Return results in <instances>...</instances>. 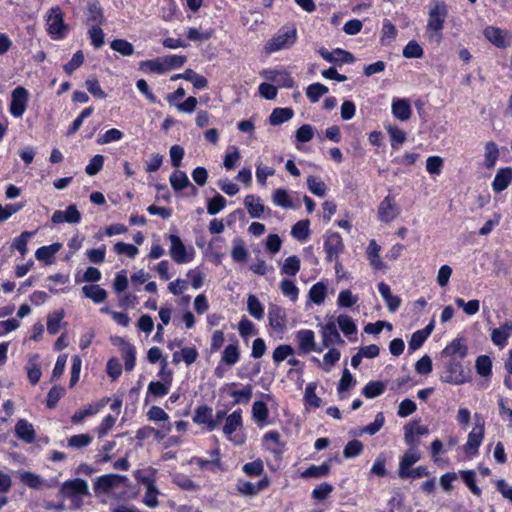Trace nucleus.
<instances>
[{"label": "nucleus", "instance_id": "nucleus-1", "mask_svg": "<svg viewBox=\"0 0 512 512\" xmlns=\"http://www.w3.org/2000/svg\"><path fill=\"white\" fill-rule=\"evenodd\" d=\"M448 8L444 2H437L429 8L426 36L430 42L440 43Z\"/></svg>", "mask_w": 512, "mask_h": 512}, {"label": "nucleus", "instance_id": "nucleus-2", "mask_svg": "<svg viewBox=\"0 0 512 512\" xmlns=\"http://www.w3.org/2000/svg\"><path fill=\"white\" fill-rule=\"evenodd\" d=\"M156 473L154 468H146L134 472L135 479L145 485V494L142 502L149 508H156L159 505V490L156 486Z\"/></svg>", "mask_w": 512, "mask_h": 512}, {"label": "nucleus", "instance_id": "nucleus-3", "mask_svg": "<svg viewBox=\"0 0 512 512\" xmlns=\"http://www.w3.org/2000/svg\"><path fill=\"white\" fill-rule=\"evenodd\" d=\"M296 38L295 29H281L265 44L264 49L267 53H273L290 48L295 43Z\"/></svg>", "mask_w": 512, "mask_h": 512}, {"label": "nucleus", "instance_id": "nucleus-4", "mask_svg": "<svg viewBox=\"0 0 512 512\" xmlns=\"http://www.w3.org/2000/svg\"><path fill=\"white\" fill-rule=\"evenodd\" d=\"M168 239L171 242L169 254L177 264L188 263L193 259V249L187 250L181 238L175 234H169Z\"/></svg>", "mask_w": 512, "mask_h": 512}, {"label": "nucleus", "instance_id": "nucleus-5", "mask_svg": "<svg viewBox=\"0 0 512 512\" xmlns=\"http://www.w3.org/2000/svg\"><path fill=\"white\" fill-rule=\"evenodd\" d=\"M47 31L55 39L63 38L67 32V26L63 21V13L59 7L49 10L47 16Z\"/></svg>", "mask_w": 512, "mask_h": 512}, {"label": "nucleus", "instance_id": "nucleus-6", "mask_svg": "<svg viewBox=\"0 0 512 512\" xmlns=\"http://www.w3.org/2000/svg\"><path fill=\"white\" fill-rule=\"evenodd\" d=\"M483 35L497 48L504 49L512 45V33L508 30L495 26H487L483 30Z\"/></svg>", "mask_w": 512, "mask_h": 512}, {"label": "nucleus", "instance_id": "nucleus-7", "mask_svg": "<svg viewBox=\"0 0 512 512\" xmlns=\"http://www.w3.org/2000/svg\"><path fill=\"white\" fill-rule=\"evenodd\" d=\"M28 91L24 87H16L12 91L10 112L14 117L20 118L26 111L28 102Z\"/></svg>", "mask_w": 512, "mask_h": 512}, {"label": "nucleus", "instance_id": "nucleus-8", "mask_svg": "<svg viewBox=\"0 0 512 512\" xmlns=\"http://www.w3.org/2000/svg\"><path fill=\"white\" fill-rule=\"evenodd\" d=\"M400 214V209L397 206L395 199L387 195L378 206V218L380 221L389 223L396 219Z\"/></svg>", "mask_w": 512, "mask_h": 512}, {"label": "nucleus", "instance_id": "nucleus-9", "mask_svg": "<svg viewBox=\"0 0 512 512\" xmlns=\"http://www.w3.org/2000/svg\"><path fill=\"white\" fill-rule=\"evenodd\" d=\"M484 432V422L478 421L469 433L467 442L464 445V451L467 454L475 455L478 452V448L484 438Z\"/></svg>", "mask_w": 512, "mask_h": 512}, {"label": "nucleus", "instance_id": "nucleus-10", "mask_svg": "<svg viewBox=\"0 0 512 512\" xmlns=\"http://www.w3.org/2000/svg\"><path fill=\"white\" fill-rule=\"evenodd\" d=\"M60 493L63 497L67 498L85 496L88 494L87 482L79 478L66 481L62 484Z\"/></svg>", "mask_w": 512, "mask_h": 512}, {"label": "nucleus", "instance_id": "nucleus-11", "mask_svg": "<svg viewBox=\"0 0 512 512\" xmlns=\"http://www.w3.org/2000/svg\"><path fill=\"white\" fill-rule=\"evenodd\" d=\"M429 429L421 425L419 420H413L404 426V441L406 444L419 445L418 437L427 435Z\"/></svg>", "mask_w": 512, "mask_h": 512}, {"label": "nucleus", "instance_id": "nucleus-12", "mask_svg": "<svg viewBox=\"0 0 512 512\" xmlns=\"http://www.w3.org/2000/svg\"><path fill=\"white\" fill-rule=\"evenodd\" d=\"M409 449L403 454L399 463L398 475L405 473L411 468L416 462L421 459V452L418 448L419 445L408 444Z\"/></svg>", "mask_w": 512, "mask_h": 512}, {"label": "nucleus", "instance_id": "nucleus-13", "mask_svg": "<svg viewBox=\"0 0 512 512\" xmlns=\"http://www.w3.org/2000/svg\"><path fill=\"white\" fill-rule=\"evenodd\" d=\"M319 54L323 59L331 63H352L354 62V56L343 49L337 48L333 52H329L325 48L319 50Z\"/></svg>", "mask_w": 512, "mask_h": 512}, {"label": "nucleus", "instance_id": "nucleus-14", "mask_svg": "<svg viewBox=\"0 0 512 512\" xmlns=\"http://www.w3.org/2000/svg\"><path fill=\"white\" fill-rule=\"evenodd\" d=\"M127 480L126 476L118 475V474H107L98 478L96 482V490H100L102 492H108L120 485L124 484Z\"/></svg>", "mask_w": 512, "mask_h": 512}, {"label": "nucleus", "instance_id": "nucleus-15", "mask_svg": "<svg viewBox=\"0 0 512 512\" xmlns=\"http://www.w3.org/2000/svg\"><path fill=\"white\" fill-rule=\"evenodd\" d=\"M193 421L197 424H206L208 431H213L218 427V422L213 421L212 408L208 406H199L194 413Z\"/></svg>", "mask_w": 512, "mask_h": 512}, {"label": "nucleus", "instance_id": "nucleus-16", "mask_svg": "<svg viewBox=\"0 0 512 512\" xmlns=\"http://www.w3.org/2000/svg\"><path fill=\"white\" fill-rule=\"evenodd\" d=\"M324 249L326 252L327 260L332 262L343 250V242L341 236L338 233H333L328 236L325 241Z\"/></svg>", "mask_w": 512, "mask_h": 512}, {"label": "nucleus", "instance_id": "nucleus-17", "mask_svg": "<svg viewBox=\"0 0 512 512\" xmlns=\"http://www.w3.org/2000/svg\"><path fill=\"white\" fill-rule=\"evenodd\" d=\"M269 481L267 478H264L260 480L257 483H251L249 481L245 480H238L236 485V490L245 496H255L257 495L261 490L268 487Z\"/></svg>", "mask_w": 512, "mask_h": 512}, {"label": "nucleus", "instance_id": "nucleus-18", "mask_svg": "<svg viewBox=\"0 0 512 512\" xmlns=\"http://www.w3.org/2000/svg\"><path fill=\"white\" fill-rule=\"evenodd\" d=\"M393 116L400 121H407L412 115V108L408 99L396 98L392 101Z\"/></svg>", "mask_w": 512, "mask_h": 512}, {"label": "nucleus", "instance_id": "nucleus-19", "mask_svg": "<svg viewBox=\"0 0 512 512\" xmlns=\"http://www.w3.org/2000/svg\"><path fill=\"white\" fill-rule=\"evenodd\" d=\"M296 339L299 349L303 353H309L314 350L319 352L322 351V349H316L315 336L312 330L305 329L298 331L296 334Z\"/></svg>", "mask_w": 512, "mask_h": 512}, {"label": "nucleus", "instance_id": "nucleus-20", "mask_svg": "<svg viewBox=\"0 0 512 512\" xmlns=\"http://www.w3.org/2000/svg\"><path fill=\"white\" fill-rule=\"evenodd\" d=\"M322 343L324 347L342 344L343 340L334 322L327 323L322 329Z\"/></svg>", "mask_w": 512, "mask_h": 512}, {"label": "nucleus", "instance_id": "nucleus-21", "mask_svg": "<svg viewBox=\"0 0 512 512\" xmlns=\"http://www.w3.org/2000/svg\"><path fill=\"white\" fill-rule=\"evenodd\" d=\"M381 247L375 240H370L366 255L370 265L376 270H384L386 268L385 263L380 258Z\"/></svg>", "mask_w": 512, "mask_h": 512}, {"label": "nucleus", "instance_id": "nucleus-22", "mask_svg": "<svg viewBox=\"0 0 512 512\" xmlns=\"http://www.w3.org/2000/svg\"><path fill=\"white\" fill-rule=\"evenodd\" d=\"M442 382L459 385L465 382L462 368L456 363H450L447 371L441 376Z\"/></svg>", "mask_w": 512, "mask_h": 512}, {"label": "nucleus", "instance_id": "nucleus-23", "mask_svg": "<svg viewBox=\"0 0 512 512\" xmlns=\"http://www.w3.org/2000/svg\"><path fill=\"white\" fill-rule=\"evenodd\" d=\"M268 319L270 326L277 331L283 330L286 325L285 311L279 306L273 305L269 308Z\"/></svg>", "mask_w": 512, "mask_h": 512}, {"label": "nucleus", "instance_id": "nucleus-24", "mask_svg": "<svg viewBox=\"0 0 512 512\" xmlns=\"http://www.w3.org/2000/svg\"><path fill=\"white\" fill-rule=\"evenodd\" d=\"M243 425L241 411H234L230 415H228L225 419V424L223 427V432L226 437L233 441L232 434Z\"/></svg>", "mask_w": 512, "mask_h": 512}, {"label": "nucleus", "instance_id": "nucleus-25", "mask_svg": "<svg viewBox=\"0 0 512 512\" xmlns=\"http://www.w3.org/2000/svg\"><path fill=\"white\" fill-rule=\"evenodd\" d=\"M442 353L443 355L451 357L452 359H462L467 354V347L463 339L457 338L454 339L449 345H447Z\"/></svg>", "mask_w": 512, "mask_h": 512}, {"label": "nucleus", "instance_id": "nucleus-26", "mask_svg": "<svg viewBox=\"0 0 512 512\" xmlns=\"http://www.w3.org/2000/svg\"><path fill=\"white\" fill-rule=\"evenodd\" d=\"M16 436L27 442L32 443L35 440V431L31 423L25 419H20L15 425Z\"/></svg>", "mask_w": 512, "mask_h": 512}, {"label": "nucleus", "instance_id": "nucleus-27", "mask_svg": "<svg viewBox=\"0 0 512 512\" xmlns=\"http://www.w3.org/2000/svg\"><path fill=\"white\" fill-rule=\"evenodd\" d=\"M512 181V168L500 169L492 183V188L495 192H502L505 190Z\"/></svg>", "mask_w": 512, "mask_h": 512}, {"label": "nucleus", "instance_id": "nucleus-28", "mask_svg": "<svg viewBox=\"0 0 512 512\" xmlns=\"http://www.w3.org/2000/svg\"><path fill=\"white\" fill-rule=\"evenodd\" d=\"M512 333V322L507 321L498 328H495L491 333L492 342L500 347L506 344L507 339Z\"/></svg>", "mask_w": 512, "mask_h": 512}, {"label": "nucleus", "instance_id": "nucleus-29", "mask_svg": "<svg viewBox=\"0 0 512 512\" xmlns=\"http://www.w3.org/2000/svg\"><path fill=\"white\" fill-rule=\"evenodd\" d=\"M62 248V244L59 242L53 243L49 246H42L35 252V257L39 261H43L46 264H51L55 254Z\"/></svg>", "mask_w": 512, "mask_h": 512}, {"label": "nucleus", "instance_id": "nucleus-30", "mask_svg": "<svg viewBox=\"0 0 512 512\" xmlns=\"http://www.w3.org/2000/svg\"><path fill=\"white\" fill-rule=\"evenodd\" d=\"M18 477L22 484L32 489L39 490L45 485L48 486L41 476L29 471L19 472Z\"/></svg>", "mask_w": 512, "mask_h": 512}, {"label": "nucleus", "instance_id": "nucleus-31", "mask_svg": "<svg viewBox=\"0 0 512 512\" xmlns=\"http://www.w3.org/2000/svg\"><path fill=\"white\" fill-rule=\"evenodd\" d=\"M82 293L97 304L104 302L107 298L106 290L99 285H85L82 287Z\"/></svg>", "mask_w": 512, "mask_h": 512}, {"label": "nucleus", "instance_id": "nucleus-32", "mask_svg": "<svg viewBox=\"0 0 512 512\" xmlns=\"http://www.w3.org/2000/svg\"><path fill=\"white\" fill-rule=\"evenodd\" d=\"M244 205L246 206L249 215L254 218H259L265 210L260 198L254 195H247L244 199Z\"/></svg>", "mask_w": 512, "mask_h": 512}, {"label": "nucleus", "instance_id": "nucleus-33", "mask_svg": "<svg viewBox=\"0 0 512 512\" xmlns=\"http://www.w3.org/2000/svg\"><path fill=\"white\" fill-rule=\"evenodd\" d=\"M331 463L326 461L319 466L312 465L301 473L302 478H320L329 474Z\"/></svg>", "mask_w": 512, "mask_h": 512}, {"label": "nucleus", "instance_id": "nucleus-34", "mask_svg": "<svg viewBox=\"0 0 512 512\" xmlns=\"http://www.w3.org/2000/svg\"><path fill=\"white\" fill-rule=\"evenodd\" d=\"M294 115L291 108H275L269 116V123L273 126L289 121Z\"/></svg>", "mask_w": 512, "mask_h": 512}, {"label": "nucleus", "instance_id": "nucleus-35", "mask_svg": "<svg viewBox=\"0 0 512 512\" xmlns=\"http://www.w3.org/2000/svg\"><path fill=\"white\" fill-rule=\"evenodd\" d=\"M326 295L327 287L322 282L314 284L308 293L309 299L317 305H321L324 302Z\"/></svg>", "mask_w": 512, "mask_h": 512}, {"label": "nucleus", "instance_id": "nucleus-36", "mask_svg": "<svg viewBox=\"0 0 512 512\" xmlns=\"http://www.w3.org/2000/svg\"><path fill=\"white\" fill-rule=\"evenodd\" d=\"M103 10L97 3H90L87 8V21L90 25L100 26L103 23Z\"/></svg>", "mask_w": 512, "mask_h": 512}, {"label": "nucleus", "instance_id": "nucleus-37", "mask_svg": "<svg viewBox=\"0 0 512 512\" xmlns=\"http://www.w3.org/2000/svg\"><path fill=\"white\" fill-rule=\"evenodd\" d=\"M240 358L239 348L236 344H229L222 353V362L228 366H233Z\"/></svg>", "mask_w": 512, "mask_h": 512}, {"label": "nucleus", "instance_id": "nucleus-38", "mask_svg": "<svg viewBox=\"0 0 512 512\" xmlns=\"http://www.w3.org/2000/svg\"><path fill=\"white\" fill-rule=\"evenodd\" d=\"M397 36V29L390 21L385 20L381 30V43L385 46L390 45Z\"/></svg>", "mask_w": 512, "mask_h": 512}, {"label": "nucleus", "instance_id": "nucleus-39", "mask_svg": "<svg viewBox=\"0 0 512 512\" xmlns=\"http://www.w3.org/2000/svg\"><path fill=\"white\" fill-rule=\"evenodd\" d=\"M182 79L190 81L193 86L197 89H204L208 85V81L205 77L197 74L192 69H187L181 73Z\"/></svg>", "mask_w": 512, "mask_h": 512}, {"label": "nucleus", "instance_id": "nucleus-40", "mask_svg": "<svg viewBox=\"0 0 512 512\" xmlns=\"http://www.w3.org/2000/svg\"><path fill=\"white\" fill-rule=\"evenodd\" d=\"M386 388V384L382 381H372L365 385L363 388V395L368 398L372 399L379 395H381Z\"/></svg>", "mask_w": 512, "mask_h": 512}, {"label": "nucleus", "instance_id": "nucleus-41", "mask_svg": "<svg viewBox=\"0 0 512 512\" xmlns=\"http://www.w3.org/2000/svg\"><path fill=\"white\" fill-rule=\"evenodd\" d=\"M170 184L175 191H180L186 188L190 181L185 172L176 170L170 176Z\"/></svg>", "mask_w": 512, "mask_h": 512}, {"label": "nucleus", "instance_id": "nucleus-42", "mask_svg": "<svg viewBox=\"0 0 512 512\" xmlns=\"http://www.w3.org/2000/svg\"><path fill=\"white\" fill-rule=\"evenodd\" d=\"M273 203L276 206L291 209L293 208V204L288 192L285 189H276L272 195Z\"/></svg>", "mask_w": 512, "mask_h": 512}, {"label": "nucleus", "instance_id": "nucleus-43", "mask_svg": "<svg viewBox=\"0 0 512 512\" xmlns=\"http://www.w3.org/2000/svg\"><path fill=\"white\" fill-rule=\"evenodd\" d=\"M140 69L143 71H151L158 74L166 72L164 59L157 58L154 60H145L140 63Z\"/></svg>", "mask_w": 512, "mask_h": 512}, {"label": "nucleus", "instance_id": "nucleus-44", "mask_svg": "<svg viewBox=\"0 0 512 512\" xmlns=\"http://www.w3.org/2000/svg\"><path fill=\"white\" fill-rule=\"evenodd\" d=\"M499 156V150L494 142H488L485 145L484 164L487 168H493Z\"/></svg>", "mask_w": 512, "mask_h": 512}, {"label": "nucleus", "instance_id": "nucleus-45", "mask_svg": "<svg viewBox=\"0 0 512 512\" xmlns=\"http://www.w3.org/2000/svg\"><path fill=\"white\" fill-rule=\"evenodd\" d=\"M247 309L251 316L260 320L264 316V309L258 298L250 295L247 299Z\"/></svg>", "mask_w": 512, "mask_h": 512}, {"label": "nucleus", "instance_id": "nucleus-46", "mask_svg": "<svg viewBox=\"0 0 512 512\" xmlns=\"http://www.w3.org/2000/svg\"><path fill=\"white\" fill-rule=\"evenodd\" d=\"M300 270V259L297 256H290L285 259L281 273L288 276H295Z\"/></svg>", "mask_w": 512, "mask_h": 512}, {"label": "nucleus", "instance_id": "nucleus-47", "mask_svg": "<svg viewBox=\"0 0 512 512\" xmlns=\"http://www.w3.org/2000/svg\"><path fill=\"white\" fill-rule=\"evenodd\" d=\"M291 234L294 238L300 241H304L309 236V220L298 221L291 230Z\"/></svg>", "mask_w": 512, "mask_h": 512}, {"label": "nucleus", "instance_id": "nucleus-48", "mask_svg": "<svg viewBox=\"0 0 512 512\" xmlns=\"http://www.w3.org/2000/svg\"><path fill=\"white\" fill-rule=\"evenodd\" d=\"M263 445L267 450L274 453L277 452V448L282 445L280 442V434L277 431L266 433L263 437Z\"/></svg>", "mask_w": 512, "mask_h": 512}, {"label": "nucleus", "instance_id": "nucleus-49", "mask_svg": "<svg viewBox=\"0 0 512 512\" xmlns=\"http://www.w3.org/2000/svg\"><path fill=\"white\" fill-rule=\"evenodd\" d=\"M327 92L328 88L325 85L321 83H314L307 87L306 95L312 103H315Z\"/></svg>", "mask_w": 512, "mask_h": 512}, {"label": "nucleus", "instance_id": "nucleus-50", "mask_svg": "<svg viewBox=\"0 0 512 512\" xmlns=\"http://www.w3.org/2000/svg\"><path fill=\"white\" fill-rule=\"evenodd\" d=\"M455 304L469 316L475 315L480 309V301L477 299L465 302L462 298H455Z\"/></svg>", "mask_w": 512, "mask_h": 512}, {"label": "nucleus", "instance_id": "nucleus-51", "mask_svg": "<svg viewBox=\"0 0 512 512\" xmlns=\"http://www.w3.org/2000/svg\"><path fill=\"white\" fill-rule=\"evenodd\" d=\"M307 186L308 189L317 196L323 197L326 193L327 186L326 184L319 178L315 176H309L307 178Z\"/></svg>", "mask_w": 512, "mask_h": 512}, {"label": "nucleus", "instance_id": "nucleus-52", "mask_svg": "<svg viewBox=\"0 0 512 512\" xmlns=\"http://www.w3.org/2000/svg\"><path fill=\"white\" fill-rule=\"evenodd\" d=\"M280 290L282 294L290 298L291 301L295 302L298 299L299 289L293 281L288 279L282 280L280 283Z\"/></svg>", "mask_w": 512, "mask_h": 512}, {"label": "nucleus", "instance_id": "nucleus-53", "mask_svg": "<svg viewBox=\"0 0 512 512\" xmlns=\"http://www.w3.org/2000/svg\"><path fill=\"white\" fill-rule=\"evenodd\" d=\"M111 48L123 56H131L134 53L133 45L124 39H115L111 42Z\"/></svg>", "mask_w": 512, "mask_h": 512}, {"label": "nucleus", "instance_id": "nucleus-54", "mask_svg": "<svg viewBox=\"0 0 512 512\" xmlns=\"http://www.w3.org/2000/svg\"><path fill=\"white\" fill-rule=\"evenodd\" d=\"M231 256L236 262H245L248 258V252L242 240L236 239L233 242Z\"/></svg>", "mask_w": 512, "mask_h": 512}, {"label": "nucleus", "instance_id": "nucleus-55", "mask_svg": "<svg viewBox=\"0 0 512 512\" xmlns=\"http://www.w3.org/2000/svg\"><path fill=\"white\" fill-rule=\"evenodd\" d=\"M64 318V311L59 310L48 316L47 319V331L54 335L60 330V324Z\"/></svg>", "mask_w": 512, "mask_h": 512}, {"label": "nucleus", "instance_id": "nucleus-56", "mask_svg": "<svg viewBox=\"0 0 512 512\" xmlns=\"http://www.w3.org/2000/svg\"><path fill=\"white\" fill-rule=\"evenodd\" d=\"M337 323L341 331L346 335H352L356 332L357 328L351 317L347 315H340L337 318Z\"/></svg>", "mask_w": 512, "mask_h": 512}, {"label": "nucleus", "instance_id": "nucleus-57", "mask_svg": "<svg viewBox=\"0 0 512 512\" xmlns=\"http://www.w3.org/2000/svg\"><path fill=\"white\" fill-rule=\"evenodd\" d=\"M33 236L32 232L24 231L12 243V248L18 250L22 256L27 253L28 240Z\"/></svg>", "mask_w": 512, "mask_h": 512}, {"label": "nucleus", "instance_id": "nucleus-58", "mask_svg": "<svg viewBox=\"0 0 512 512\" xmlns=\"http://www.w3.org/2000/svg\"><path fill=\"white\" fill-rule=\"evenodd\" d=\"M316 387L317 384L315 382H311L305 389L304 399L306 403L312 407H319L321 404V399L315 393Z\"/></svg>", "mask_w": 512, "mask_h": 512}, {"label": "nucleus", "instance_id": "nucleus-59", "mask_svg": "<svg viewBox=\"0 0 512 512\" xmlns=\"http://www.w3.org/2000/svg\"><path fill=\"white\" fill-rule=\"evenodd\" d=\"M269 411L267 405L262 401L254 402L252 406V416L258 422H265L268 418Z\"/></svg>", "mask_w": 512, "mask_h": 512}, {"label": "nucleus", "instance_id": "nucleus-60", "mask_svg": "<svg viewBox=\"0 0 512 512\" xmlns=\"http://www.w3.org/2000/svg\"><path fill=\"white\" fill-rule=\"evenodd\" d=\"M358 299L359 298L357 295H354L350 290L346 289V290H342L339 293L338 299H337V304L340 307L348 308V307H351L354 304H356L358 302Z\"/></svg>", "mask_w": 512, "mask_h": 512}, {"label": "nucleus", "instance_id": "nucleus-61", "mask_svg": "<svg viewBox=\"0 0 512 512\" xmlns=\"http://www.w3.org/2000/svg\"><path fill=\"white\" fill-rule=\"evenodd\" d=\"M225 205H226L225 198L222 195L217 194L216 196H214L212 199H210L208 201L207 212L210 215H216L225 207Z\"/></svg>", "mask_w": 512, "mask_h": 512}, {"label": "nucleus", "instance_id": "nucleus-62", "mask_svg": "<svg viewBox=\"0 0 512 512\" xmlns=\"http://www.w3.org/2000/svg\"><path fill=\"white\" fill-rule=\"evenodd\" d=\"M387 131L391 137L393 148H398L399 145L406 141V133L397 126H389Z\"/></svg>", "mask_w": 512, "mask_h": 512}, {"label": "nucleus", "instance_id": "nucleus-63", "mask_svg": "<svg viewBox=\"0 0 512 512\" xmlns=\"http://www.w3.org/2000/svg\"><path fill=\"white\" fill-rule=\"evenodd\" d=\"M92 45L99 49L104 44V33L100 26L91 25L88 31Z\"/></svg>", "mask_w": 512, "mask_h": 512}, {"label": "nucleus", "instance_id": "nucleus-64", "mask_svg": "<svg viewBox=\"0 0 512 512\" xmlns=\"http://www.w3.org/2000/svg\"><path fill=\"white\" fill-rule=\"evenodd\" d=\"M86 88L90 94L99 99H105L107 94L101 88L98 80L96 78H89L85 82Z\"/></svg>", "mask_w": 512, "mask_h": 512}]
</instances>
